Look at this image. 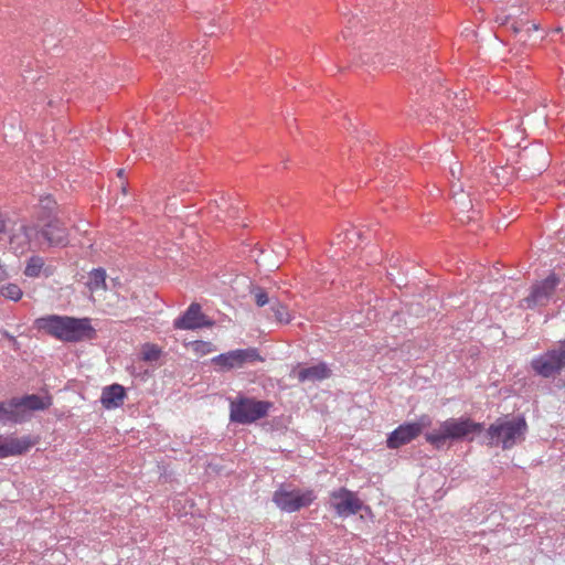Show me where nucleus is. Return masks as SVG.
<instances>
[{"instance_id":"obj_1","label":"nucleus","mask_w":565,"mask_h":565,"mask_svg":"<svg viewBox=\"0 0 565 565\" xmlns=\"http://www.w3.org/2000/svg\"><path fill=\"white\" fill-rule=\"evenodd\" d=\"M38 330L63 341L81 342L96 337L89 318H75L68 316L47 315L34 321Z\"/></svg>"},{"instance_id":"obj_2","label":"nucleus","mask_w":565,"mask_h":565,"mask_svg":"<svg viewBox=\"0 0 565 565\" xmlns=\"http://www.w3.org/2000/svg\"><path fill=\"white\" fill-rule=\"evenodd\" d=\"M482 425L469 418H449L429 433L425 439L437 449L443 448L450 441L465 439L471 434L480 433Z\"/></svg>"},{"instance_id":"obj_3","label":"nucleus","mask_w":565,"mask_h":565,"mask_svg":"<svg viewBox=\"0 0 565 565\" xmlns=\"http://www.w3.org/2000/svg\"><path fill=\"white\" fill-rule=\"evenodd\" d=\"M527 424L522 416L498 419L487 430L488 444L511 449L525 438Z\"/></svg>"},{"instance_id":"obj_4","label":"nucleus","mask_w":565,"mask_h":565,"mask_svg":"<svg viewBox=\"0 0 565 565\" xmlns=\"http://www.w3.org/2000/svg\"><path fill=\"white\" fill-rule=\"evenodd\" d=\"M494 4V22L498 26L519 34L524 31L529 21L524 14L529 10L526 0H492Z\"/></svg>"},{"instance_id":"obj_5","label":"nucleus","mask_w":565,"mask_h":565,"mask_svg":"<svg viewBox=\"0 0 565 565\" xmlns=\"http://www.w3.org/2000/svg\"><path fill=\"white\" fill-rule=\"evenodd\" d=\"M273 404L267 401H256L239 396L230 404V419L237 424H252L267 416Z\"/></svg>"},{"instance_id":"obj_6","label":"nucleus","mask_w":565,"mask_h":565,"mask_svg":"<svg viewBox=\"0 0 565 565\" xmlns=\"http://www.w3.org/2000/svg\"><path fill=\"white\" fill-rule=\"evenodd\" d=\"M312 490H300L289 486H280L273 494V502L284 512H296L309 507L315 500Z\"/></svg>"},{"instance_id":"obj_7","label":"nucleus","mask_w":565,"mask_h":565,"mask_svg":"<svg viewBox=\"0 0 565 565\" xmlns=\"http://www.w3.org/2000/svg\"><path fill=\"white\" fill-rule=\"evenodd\" d=\"M533 371L543 377H552L565 369V339L556 347L532 359Z\"/></svg>"},{"instance_id":"obj_8","label":"nucleus","mask_w":565,"mask_h":565,"mask_svg":"<svg viewBox=\"0 0 565 565\" xmlns=\"http://www.w3.org/2000/svg\"><path fill=\"white\" fill-rule=\"evenodd\" d=\"M561 279L551 274L545 279L531 286L530 294L522 300V306L527 309L545 307L554 298Z\"/></svg>"},{"instance_id":"obj_9","label":"nucleus","mask_w":565,"mask_h":565,"mask_svg":"<svg viewBox=\"0 0 565 565\" xmlns=\"http://www.w3.org/2000/svg\"><path fill=\"white\" fill-rule=\"evenodd\" d=\"M257 349H237L212 358V363L218 366L220 371H230L232 369L242 367L245 364L262 361Z\"/></svg>"},{"instance_id":"obj_10","label":"nucleus","mask_w":565,"mask_h":565,"mask_svg":"<svg viewBox=\"0 0 565 565\" xmlns=\"http://www.w3.org/2000/svg\"><path fill=\"white\" fill-rule=\"evenodd\" d=\"M431 420L429 416H422L417 422L406 423L399 425L396 429H394L387 437V447L391 449L399 448L412 440H414L420 433L429 427Z\"/></svg>"},{"instance_id":"obj_11","label":"nucleus","mask_w":565,"mask_h":565,"mask_svg":"<svg viewBox=\"0 0 565 565\" xmlns=\"http://www.w3.org/2000/svg\"><path fill=\"white\" fill-rule=\"evenodd\" d=\"M330 505L338 516L348 518L356 514L363 508V502L353 491L340 488L330 493Z\"/></svg>"},{"instance_id":"obj_12","label":"nucleus","mask_w":565,"mask_h":565,"mask_svg":"<svg viewBox=\"0 0 565 565\" xmlns=\"http://www.w3.org/2000/svg\"><path fill=\"white\" fill-rule=\"evenodd\" d=\"M211 326H213V321L202 313L201 306L196 302L191 303L185 312L173 322V327L179 330H195Z\"/></svg>"},{"instance_id":"obj_13","label":"nucleus","mask_w":565,"mask_h":565,"mask_svg":"<svg viewBox=\"0 0 565 565\" xmlns=\"http://www.w3.org/2000/svg\"><path fill=\"white\" fill-rule=\"evenodd\" d=\"M520 158L531 177L541 174L550 163V153L542 146L524 149Z\"/></svg>"},{"instance_id":"obj_14","label":"nucleus","mask_w":565,"mask_h":565,"mask_svg":"<svg viewBox=\"0 0 565 565\" xmlns=\"http://www.w3.org/2000/svg\"><path fill=\"white\" fill-rule=\"evenodd\" d=\"M34 444V440L30 436L17 438L12 435H0V459L23 455L28 452Z\"/></svg>"},{"instance_id":"obj_15","label":"nucleus","mask_w":565,"mask_h":565,"mask_svg":"<svg viewBox=\"0 0 565 565\" xmlns=\"http://www.w3.org/2000/svg\"><path fill=\"white\" fill-rule=\"evenodd\" d=\"M40 237L38 227L21 223L10 236V245L15 253L23 254L30 244L36 242Z\"/></svg>"},{"instance_id":"obj_16","label":"nucleus","mask_w":565,"mask_h":565,"mask_svg":"<svg viewBox=\"0 0 565 565\" xmlns=\"http://www.w3.org/2000/svg\"><path fill=\"white\" fill-rule=\"evenodd\" d=\"M40 236L43 237L50 246H66L68 243V234L66 228L60 223L58 220H53L40 231Z\"/></svg>"},{"instance_id":"obj_17","label":"nucleus","mask_w":565,"mask_h":565,"mask_svg":"<svg viewBox=\"0 0 565 565\" xmlns=\"http://www.w3.org/2000/svg\"><path fill=\"white\" fill-rule=\"evenodd\" d=\"M25 420V415L21 411L18 397H13L8 402H0V423L2 424H20Z\"/></svg>"},{"instance_id":"obj_18","label":"nucleus","mask_w":565,"mask_h":565,"mask_svg":"<svg viewBox=\"0 0 565 565\" xmlns=\"http://www.w3.org/2000/svg\"><path fill=\"white\" fill-rule=\"evenodd\" d=\"M294 374L299 380V382H316L329 377L330 370L326 363L321 362L316 365L295 370Z\"/></svg>"},{"instance_id":"obj_19","label":"nucleus","mask_w":565,"mask_h":565,"mask_svg":"<svg viewBox=\"0 0 565 565\" xmlns=\"http://www.w3.org/2000/svg\"><path fill=\"white\" fill-rule=\"evenodd\" d=\"M126 397L125 388L119 384H111L104 387L100 402L107 409L117 408L124 404Z\"/></svg>"},{"instance_id":"obj_20","label":"nucleus","mask_w":565,"mask_h":565,"mask_svg":"<svg viewBox=\"0 0 565 565\" xmlns=\"http://www.w3.org/2000/svg\"><path fill=\"white\" fill-rule=\"evenodd\" d=\"M18 403L23 413L25 411H44L52 405L50 396H40L36 394L18 397Z\"/></svg>"},{"instance_id":"obj_21","label":"nucleus","mask_w":565,"mask_h":565,"mask_svg":"<svg viewBox=\"0 0 565 565\" xmlns=\"http://www.w3.org/2000/svg\"><path fill=\"white\" fill-rule=\"evenodd\" d=\"M106 270L104 268H94L89 275L88 280L86 282L87 288L90 292H98L107 289L106 282Z\"/></svg>"},{"instance_id":"obj_22","label":"nucleus","mask_w":565,"mask_h":565,"mask_svg":"<svg viewBox=\"0 0 565 565\" xmlns=\"http://www.w3.org/2000/svg\"><path fill=\"white\" fill-rule=\"evenodd\" d=\"M269 310L273 312L277 323L287 324L292 319L288 308L278 299L270 302Z\"/></svg>"},{"instance_id":"obj_23","label":"nucleus","mask_w":565,"mask_h":565,"mask_svg":"<svg viewBox=\"0 0 565 565\" xmlns=\"http://www.w3.org/2000/svg\"><path fill=\"white\" fill-rule=\"evenodd\" d=\"M44 266V259L40 256H33L29 259L24 274L28 277H38Z\"/></svg>"},{"instance_id":"obj_24","label":"nucleus","mask_w":565,"mask_h":565,"mask_svg":"<svg viewBox=\"0 0 565 565\" xmlns=\"http://www.w3.org/2000/svg\"><path fill=\"white\" fill-rule=\"evenodd\" d=\"M250 294L254 296L255 302L258 307H264L266 305L270 306V302L276 298H270L268 292L258 286H255L250 289Z\"/></svg>"},{"instance_id":"obj_25","label":"nucleus","mask_w":565,"mask_h":565,"mask_svg":"<svg viewBox=\"0 0 565 565\" xmlns=\"http://www.w3.org/2000/svg\"><path fill=\"white\" fill-rule=\"evenodd\" d=\"M0 294L4 298L13 301L20 300L23 295L21 288L17 284H8L6 286H2L0 288Z\"/></svg>"},{"instance_id":"obj_26","label":"nucleus","mask_w":565,"mask_h":565,"mask_svg":"<svg viewBox=\"0 0 565 565\" xmlns=\"http://www.w3.org/2000/svg\"><path fill=\"white\" fill-rule=\"evenodd\" d=\"M161 351L160 349L154 344H146L142 348V359L145 361H157L160 358Z\"/></svg>"},{"instance_id":"obj_27","label":"nucleus","mask_w":565,"mask_h":565,"mask_svg":"<svg viewBox=\"0 0 565 565\" xmlns=\"http://www.w3.org/2000/svg\"><path fill=\"white\" fill-rule=\"evenodd\" d=\"M2 334H3L7 339H9V340L12 342V344H13V345H15V344H17V339H15L12 334H10L8 331H3V332H2Z\"/></svg>"},{"instance_id":"obj_28","label":"nucleus","mask_w":565,"mask_h":565,"mask_svg":"<svg viewBox=\"0 0 565 565\" xmlns=\"http://www.w3.org/2000/svg\"><path fill=\"white\" fill-rule=\"evenodd\" d=\"M460 170H461V168H460V166H458V164H457V167H456V168H455V167H451V168H450V174H451V177H452L454 179H455V178H457V172H460Z\"/></svg>"},{"instance_id":"obj_29","label":"nucleus","mask_w":565,"mask_h":565,"mask_svg":"<svg viewBox=\"0 0 565 565\" xmlns=\"http://www.w3.org/2000/svg\"><path fill=\"white\" fill-rule=\"evenodd\" d=\"M8 277L7 270L0 265V282L6 280Z\"/></svg>"},{"instance_id":"obj_30","label":"nucleus","mask_w":565,"mask_h":565,"mask_svg":"<svg viewBox=\"0 0 565 565\" xmlns=\"http://www.w3.org/2000/svg\"><path fill=\"white\" fill-rule=\"evenodd\" d=\"M532 30H533V31H537V30H539V24H536V23L532 22V23L527 26L526 32H530V31H532Z\"/></svg>"},{"instance_id":"obj_31","label":"nucleus","mask_w":565,"mask_h":565,"mask_svg":"<svg viewBox=\"0 0 565 565\" xmlns=\"http://www.w3.org/2000/svg\"><path fill=\"white\" fill-rule=\"evenodd\" d=\"M457 188H458V190H460V191H461V185H460V184L452 183V185H451V190H452V192H454L455 194H457V193H456V189H457Z\"/></svg>"},{"instance_id":"obj_32","label":"nucleus","mask_w":565,"mask_h":565,"mask_svg":"<svg viewBox=\"0 0 565 565\" xmlns=\"http://www.w3.org/2000/svg\"><path fill=\"white\" fill-rule=\"evenodd\" d=\"M460 202L463 205V207L470 205V200H467V202L465 200H461Z\"/></svg>"},{"instance_id":"obj_33","label":"nucleus","mask_w":565,"mask_h":565,"mask_svg":"<svg viewBox=\"0 0 565 565\" xmlns=\"http://www.w3.org/2000/svg\"><path fill=\"white\" fill-rule=\"evenodd\" d=\"M190 129V134L194 132V128L192 126L188 127Z\"/></svg>"},{"instance_id":"obj_34","label":"nucleus","mask_w":565,"mask_h":565,"mask_svg":"<svg viewBox=\"0 0 565 565\" xmlns=\"http://www.w3.org/2000/svg\"><path fill=\"white\" fill-rule=\"evenodd\" d=\"M350 234H351V235H358V236H360V234H359L358 232H355V231L351 232Z\"/></svg>"},{"instance_id":"obj_35","label":"nucleus","mask_w":565,"mask_h":565,"mask_svg":"<svg viewBox=\"0 0 565 565\" xmlns=\"http://www.w3.org/2000/svg\"><path fill=\"white\" fill-rule=\"evenodd\" d=\"M553 32H555V33L561 32V28H556Z\"/></svg>"},{"instance_id":"obj_36","label":"nucleus","mask_w":565,"mask_h":565,"mask_svg":"<svg viewBox=\"0 0 565 565\" xmlns=\"http://www.w3.org/2000/svg\"><path fill=\"white\" fill-rule=\"evenodd\" d=\"M122 173H124V170L118 171V175H122Z\"/></svg>"},{"instance_id":"obj_37","label":"nucleus","mask_w":565,"mask_h":565,"mask_svg":"<svg viewBox=\"0 0 565 565\" xmlns=\"http://www.w3.org/2000/svg\"><path fill=\"white\" fill-rule=\"evenodd\" d=\"M194 122L198 124V127L200 126L199 119H194Z\"/></svg>"}]
</instances>
